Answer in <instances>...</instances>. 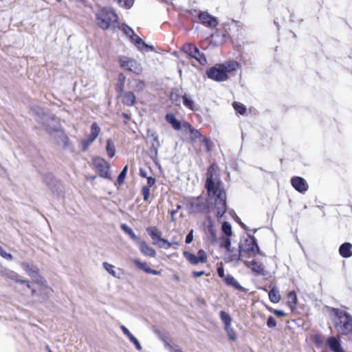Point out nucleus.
I'll use <instances>...</instances> for the list:
<instances>
[{"mask_svg":"<svg viewBox=\"0 0 352 352\" xmlns=\"http://www.w3.org/2000/svg\"><path fill=\"white\" fill-rule=\"evenodd\" d=\"M217 165L211 164L208 168L204 188L208 197L214 201V208L217 210L216 217L220 221L228 210L227 195L223 184L217 175Z\"/></svg>","mask_w":352,"mask_h":352,"instance_id":"nucleus-1","label":"nucleus"},{"mask_svg":"<svg viewBox=\"0 0 352 352\" xmlns=\"http://www.w3.org/2000/svg\"><path fill=\"white\" fill-rule=\"evenodd\" d=\"M331 313L338 318L334 322L336 330L342 336L352 334V316L346 311L335 307L331 308Z\"/></svg>","mask_w":352,"mask_h":352,"instance_id":"nucleus-2","label":"nucleus"},{"mask_svg":"<svg viewBox=\"0 0 352 352\" xmlns=\"http://www.w3.org/2000/svg\"><path fill=\"white\" fill-rule=\"evenodd\" d=\"M118 21V15L111 8H102L96 13V24L102 30H108Z\"/></svg>","mask_w":352,"mask_h":352,"instance_id":"nucleus-3","label":"nucleus"},{"mask_svg":"<svg viewBox=\"0 0 352 352\" xmlns=\"http://www.w3.org/2000/svg\"><path fill=\"white\" fill-rule=\"evenodd\" d=\"M239 248L242 253L247 254L249 257L256 256V255L263 256L258 244L257 239L253 235L247 234L241 239L239 243Z\"/></svg>","mask_w":352,"mask_h":352,"instance_id":"nucleus-4","label":"nucleus"},{"mask_svg":"<svg viewBox=\"0 0 352 352\" xmlns=\"http://www.w3.org/2000/svg\"><path fill=\"white\" fill-rule=\"evenodd\" d=\"M146 231L152 239L153 244L157 245L160 248L168 250L171 247L170 241L162 237V232L157 227H147Z\"/></svg>","mask_w":352,"mask_h":352,"instance_id":"nucleus-5","label":"nucleus"},{"mask_svg":"<svg viewBox=\"0 0 352 352\" xmlns=\"http://www.w3.org/2000/svg\"><path fill=\"white\" fill-rule=\"evenodd\" d=\"M23 270L33 280L34 283L40 285H45L47 281L42 276L40 270L34 265L23 261L21 264Z\"/></svg>","mask_w":352,"mask_h":352,"instance_id":"nucleus-6","label":"nucleus"},{"mask_svg":"<svg viewBox=\"0 0 352 352\" xmlns=\"http://www.w3.org/2000/svg\"><path fill=\"white\" fill-rule=\"evenodd\" d=\"M156 133H147L146 138V144L149 146V156L151 159L155 162L158 157V149L161 146V143Z\"/></svg>","mask_w":352,"mask_h":352,"instance_id":"nucleus-7","label":"nucleus"},{"mask_svg":"<svg viewBox=\"0 0 352 352\" xmlns=\"http://www.w3.org/2000/svg\"><path fill=\"white\" fill-rule=\"evenodd\" d=\"M208 78L217 82L226 81L229 78V75L226 74L221 64H216L206 71Z\"/></svg>","mask_w":352,"mask_h":352,"instance_id":"nucleus-8","label":"nucleus"},{"mask_svg":"<svg viewBox=\"0 0 352 352\" xmlns=\"http://www.w3.org/2000/svg\"><path fill=\"white\" fill-rule=\"evenodd\" d=\"M93 164L101 177L107 179H111L110 164L109 162L103 158L95 157L93 160Z\"/></svg>","mask_w":352,"mask_h":352,"instance_id":"nucleus-9","label":"nucleus"},{"mask_svg":"<svg viewBox=\"0 0 352 352\" xmlns=\"http://www.w3.org/2000/svg\"><path fill=\"white\" fill-rule=\"evenodd\" d=\"M120 67L133 73L138 74L141 72L140 65L134 58L121 56L118 58Z\"/></svg>","mask_w":352,"mask_h":352,"instance_id":"nucleus-10","label":"nucleus"},{"mask_svg":"<svg viewBox=\"0 0 352 352\" xmlns=\"http://www.w3.org/2000/svg\"><path fill=\"white\" fill-rule=\"evenodd\" d=\"M183 50L187 55L196 59L201 65H205L207 64L206 57L203 53L200 52L196 46L190 43L186 44L183 47Z\"/></svg>","mask_w":352,"mask_h":352,"instance_id":"nucleus-11","label":"nucleus"},{"mask_svg":"<svg viewBox=\"0 0 352 352\" xmlns=\"http://www.w3.org/2000/svg\"><path fill=\"white\" fill-rule=\"evenodd\" d=\"M210 208V203L206 200L205 201H188L187 209L189 213L198 214L207 212Z\"/></svg>","mask_w":352,"mask_h":352,"instance_id":"nucleus-12","label":"nucleus"},{"mask_svg":"<svg viewBox=\"0 0 352 352\" xmlns=\"http://www.w3.org/2000/svg\"><path fill=\"white\" fill-rule=\"evenodd\" d=\"M166 120L176 131L184 129L188 130V132H198L197 130H195L188 122H184L182 124L173 113H167L166 115Z\"/></svg>","mask_w":352,"mask_h":352,"instance_id":"nucleus-13","label":"nucleus"},{"mask_svg":"<svg viewBox=\"0 0 352 352\" xmlns=\"http://www.w3.org/2000/svg\"><path fill=\"white\" fill-rule=\"evenodd\" d=\"M290 184L295 190L301 194H305L309 189L307 182L300 176H293L290 179Z\"/></svg>","mask_w":352,"mask_h":352,"instance_id":"nucleus-14","label":"nucleus"},{"mask_svg":"<svg viewBox=\"0 0 352 352\" xmlns=\"http://www.w3.org/2000/svg\"><path fill=\"white\" fill-rule=\"evenodd\" d=\"M244 265L248 267L251 269L252 274L256 276H266L267 275V272L265 270L263 264L258 263L257 261L253 260L251 261H245Z\"/></svg>","mask_w":352,"mask_h":352,"instance_id":"nucleus-15","label":"nucleus"},{"mask_svg":"<svg viewBox=\"0 0 352 352\" xmlns=\"http://www.w3.org/2000/svg\"><path fill=\"white\" fill-rule=\"evenodd\" d=\"M199 19L202 24L211 28H215L218 25L217 18L206 12H201L199 14Z\"/></svg>","mask_w":352,"mask_h":352,"instance_id":"nucleus-16","label":"nucleus"},{"mask_svg":"<svg viewBox=\"0 0 352 352\" xmlns=\"http://www.w3.org/2000/svg\"><path fill=\"white\" fill-rule=\"evenodd\" d=\"M241 254L242 252L239 248L236 249L231 246L229 251H226L224 259L226 262H239L241 259Z\"/></svg>","mask_w":352,"mask_h":352,"instance_id":"nucleus-17","label":"nucleus"},{"mask_svg":"<svg viewBox=\"0 0 352 352\" xmlns=\"http://www.w3.org/2000/svg\"><path fill=\"white\" fill-rule=\"evenodd\" d=\"M326 344L332 352H345L338 338L331 336L326 340Z\"/></svg>","mask_w":352,"mask_h":352,"instance_id":"nucleus-18","label":"nucleus"},{"mask_svg":"<svg viewBox=\"0 0 352 352\" xmlns=\"http://www.w3.org/2000/svg\"><path fill=\"white\" fill-rule=\"evenodd\" d=\"M118 94L124 104L131 107L135 104L136 97L133 92L123 91Z\"/></svg>","mask_w":352,"mask_h":352,"instance_id":"nucleus-19","label":"nucleus"},{"mask_svg":"<svg viewBox=\"0 0 352 352\" xmlns=\"http://www.w3.org/2000/svg\"><path fill=\"white\" fill-rule=\"evenodd\" d=\"M190 139L194 142L197 138H202V144L207 152H210L214 146V143L208 137L204 136L203 133H190Z\"/></svg>","mask_w":352,"mask_h":352,"instance_id":"nucleus-20","label":"nucleus"},{"mask_svg":"<svg viewBox=\"0 0 352 352\" xmlns=\"http://www.w3.org/2000/svg\"><path fill=\"white\" fill-rule=\"evenodd\" d=\"M102 266L104 269L108 272L109 274H111L112 276L117 278H121L123 275L124 272L122 269L120 268H116V267L108 262H103Z\"/></svg>","mask_w":352,"mask_h":352,"instance_id":"nucleus-21","label":"nucleus"},{"mask_svg":"<svg viewBox=\"0 0 352 352\" xmlns=\"http://www.w3.org/2000/svg\"><path fill=\"white\" fill-rule=\"evenodd\" d=\"M56 141L57 144L62 145L63 148L74 152V146L69 138L66 135V133H60L58 138H56Z\"/></svg>","mask_w":352,"mask_h":352,"instance_id":"nucleus-22","label":"nucleus"},{"mask_svg":"<svg viewBox=\"0 0 352 352\" xmlns=\"http://www.w3.org/2000/svg\"><path fill=\"white\" fill-rule=\"evenodd\" d=\"M138 244L140 246V251L143 255L150 257H155L156 256L155 250L149 246L146 241L140 240Z\"/></svg>","mask_w":352,"mask_h":352,"instance_id":"nucleus-23","label":"nucleus"},{"mask_svg":"<svg viewBox=\"0 0 352 352\" xmlns=\"http://www.w3.org/2000/svg\"><path fill=\"white\" fill-rule=\"evenodd\" d=\"M223 280L227 285L232 287L240 292H245L247 290L244 287L241 285L240 283L231 274H227L226 276H225V279Z\"/></svg>","mask_w":352,"mask_h":352,"instance_id":"nucleus-24","label":"nucleus"},{"mask_svg":"<svg viewBox=\"0 0 352 352\" xmlns=\"http://www.w3.org/2000/svg\"><path fill=\"white\" fill-rule=\"evenodd\" d=\"M120 329L122 333L129 338V341L134 344L135 349L138 351L142 350V345L138 338L124 325H121Z\"/></svg>","mask_w":352,"mask_h":352,"instance_id":"nucleus-25","label":"nucleus"},{"mask_svg":"<svg viewBox=\"0 0 352 352\" xmlns=\"http://www.w3.org/2000/svg\"><path fill=\"white\" fill-rule=\"evenodd\" d=\"M340 255L344 258H349L352 256V244L349 242L342 243L338 250Z\"/></svg>","mask_w":352,"mask_h":352,"instance_id":"nucleus-26","label":"nucleus"},{"mask_svg":"<svg viewBox=\"0 0 352 352\" xmlns=\"http://www.w3.org/2000/svg\"><path fill=\"white\" fill-rule=\"evenodd\" d=\"M207 219H208V226H207V231H208V234H210L209 240H210V243L212 245H214L217 241V232L214 230V222L210 216L207 217Z\"/></svg>","mask_w":352,"mask_h":352,"instance_id":"nucleus-27","label":"nucleus"},{"mask_svg":"<svg viewBox=\"0 0 352 352\" xmlns=\"http://www.w3.org/2000/svg\"><path fill=\"white\" fill-rule=\"evenodd\" d=\"M99 133H89L86 138L80 142V150L83 152L86 151L89 146L96 140Z\"/></svg>","mask_w":352,"mask_h":352,"instance_id":"nucleus-28","label":"nucleus"},{"mask_svg":"<svg viewBox=\"0 0 352 352\" xmlns=\"http://www.w3.org/2000/svg\"><path fill=\"white\" fill-rule=\"evenodd\" d=\"M226 74H230L236 71L241 67L239 62L232 60L221 64Z\"/></svg>","mask_w":352,"mask_h":352,"instance_id":"nucleus-29","label":"nucleus"},{"mask_svg":"<svg viewBox=\"0 0 352 352\" xmlns=\"http://www.w3.org/2000/svg\"><path fill=\"white\" fill-rule=\"evenodd\" d=\"M43 182L47 185V186L52 191L54 192L56 187V183L58 181L54 177V176L51 174L48 173L43 176Z\"/></svg>","mask_w":352,"mask_h":352,"instance_id":"nucleus-30","label":"nucleus"},{"mask_svg":"<svg viewBox=\"0 0 352 352\" xmlns=\"http://www.w3.org/2000/svg\"><path fill=\"white\" fill-rule=\"evenodd\" d=\"M120 229L126 234H128L130 238L136 243H138L141 239L140 237L135 234L131 228H130L126 223H122L120 225Z\"/></svg>","mask_w":352,"mask_h":352,"instance_id":"nucleus-31","label":"nucleus"},{"mask_svg":"<svg viewBox=\"0 0 352 352\" xmlns=\"http://www.w3.org/2000/svg\"><path fill=\"white\" fill-rule=\"evenodd\" d=\"M268 296L270 300L274 304L278 303L281 299L279 290L276 286L272 287V288L268 292Z\"/></svg>","mask_w":352,"mask_h":352,"instance_id":"nucleus-32","label":"nucleus"},{"mask_svg":"<svg viewBox=\"0 0 352 352\" xmlns=\"http://www.w3.org/2000/svg\"><path fill=\"white\" fill-rule=\"evenodd\" d=\"M219 248H224L226 251H229L232 245L231 236H221Z\"/></svg>","mask_w":352,"mask_h":352,"instance_id":"nucleus-33","label":"nucleus"},{"mask_svg":"<svg viewBox=\"0 0 352 352\" xmlns=\"http://www.w3.org/2000/svg\"><path fill=\"white\" fill-rule=\"evenodd\" d=\"M106 151L109 157L112 158L116 155V146L111 139H107Z\"/></svg>","mask_w":352,"mask_h":352,"instance_id":"nucleus-34","label":"nucleus"},{"mask_svg":"<svg viewBox=\"0 0 352 352\" xmlns=\"http://www.w3.org/2000/svg\"><path fill=\"white\" fill-rule=\"evenodd\" d=\"M183 255L184 258L191 264L197 265L199 263V261L197 258L196 254L189 252V251H184Z\"/></svg>","mask_w":352,"mask_h":352,"instance_id":"nucleus-35","label":"nucleus"},{"mask_svg":"<svg viewBox=\"0 0 352 352\" xmlns=\"http://www.w3.org/2000/svg\"><path fill=\"white\" fill-rule=\"evenodd\" d=\"M288 305L292 310L296 308L298 303V297L296 293L294 291L289 292L288 294Z\"/></svg>","mask_w":352,"mask_h":352,"instance_id":"nucleus-36","label":"nucleus"},{"mask_svg":"<svg viewBox=\"0 0 352 352\" xmlns=\"http://www.w3.org/2000/svg\"><path fill=\"white\" fill-rule=\"evenodd\" d=\"M182 99H183V104L185 107H186L187 108H188L192 111H195L196 109L195 106V102H194L193 100L190 97L189 95L185 94L182 96Z\"/></svg>","mask_w":352,"mask_h":352,"instance_id":"nucleus-37","label":"nucleus"},{"mask_svg":"<svg viewBox=\"0 0 352 352\" xmlns=\"http://www.w3.org/2000/svg\"><path fill=\"white\" fill-rule=\"evenodd\" d=\"M219 317L221 321L224 324V327L231 325L232 317L230 315L224 310H221L219 312Z\"/></svg>","mask_w":352,"mask_h":352,"instance_id":"nucleus-38","label":"nucleus"},{"mask_svg":"<svg viewBox=\"0 0 352 352\" xmlns=\"http://www.w3.org/2000/svg\"><path fill=\"white\" fill-rule=\"evenodd\" d=\"M221 231L223 234L221 236H232V226L230 223L228 221H224L223 222L221 225Z\"/></svg>","mask_w":352,"mask_h":352,"instance_id":"nucleus-39","label":"nucleus"},{"mask_svg":"<svg viewBox=\"0 0 352 352\" xmlns=\"http://www.w3.org/2000/svg\"><path fill=\"white\" fill-rule=\"evenodd\" d=\"M133 262L138 269L144 271L146 274L148 273L150 267L146 261H142L140 259L135 258Z\"/></svg>","mask_w":352,"mask_h":352,"instance_id":"nucleus-40","label":"nucleus"},{"mask_svg":"<svg viewBox=\"0 0 352 352\" xmlns=\"http://www.w3.org/2000/svg\"><path fill=\"white\" fill-rule=\"evenodd\" d=\"M125 80V76L123 74H120L118 76V83L116 85V91L118 94L124 91Z\"/></svg>","mask_w":352,"mask_h":352,"instance_id":"nucleus-41","label":"nucleus"},{"mask_svg":"<svg viewBox=\"0 0 352 352\" xmlns=\"http://www.w3.org/2000/svg\"><path fill=\"white\" fill-rule=\"evenodd\" d=\"M232 106L237 114L243 116L246 113L247 109L244 104L238 102H234Z\"/></svg>","mask_w":352,"mask_h":352,"instance_id":"nucleus-42","label":"nucleus"},{"mask_svg":"<svg viewBox=\"0 0 352 352\" xmlns=\"http://www.w3.org/2000/svg\"><path fill=\"white\" fill-rule=\"evenodd\" d=\"M128 172V165L123 167L122 170L119 173L117 177V183L119 186H121L124 182Z\"/></svg>","mask_w":352,"mask_h":352,"instance_id":"nucleus-43","label":"nucleus"},{"mask_svg":"<svg viewBox=\"0 0 352 352\" xmlns=\"http://www.w3.org/2000/svg\"><path fill=\"white\" fill-rule=\"evenodd\" d=\"M224 330L229 340L235 341L237 338L235 330L231 327V325L224 327Z\"/></svg>","mask_w":352,"mask_h":352,"instance_id":"nucleus-44","label":"nucleus"},{"mask_svg":"<svg viewBox=\"0 0 352 352\" xmlns=\"http://www.w3.org/2000/svg\"><path fill=\"white\" fill-rule=\"evenodd\" d=\"M312 342L318 346H320L324 343V340L320 334H314L311 336Z\"/></svg>","mask_w":352,"mask_h":352,"instance_id":"nucleus-45","label":"nucleus"},{"mask_svg":"<svg viewBox=\"0 0 352 352\" xmlns=\"http://www.w3.org/2000/svg\"><path fill=\"white\" fill-rule=\"evenodd\" d=\"M118 3L126 9L131 8L134 3V0H116Z\"/></svg>","mask_w":352,"mask_h":352,"instance_id":"nucleus-46","label":"nucleus"},{"mask_svg":"<svg viewBox=\"0 0 352 352\" xmlns=\"http://www.w3.org/2000/svg\"><path fill=\"white\" fill-rule=\"evenodd\" d=\"M197 256L199 261V263H205L207 262V254L203 249L198 250Z\"/></svg>","mask_w":352,"mask_h":352,"instance_id":"nucleus-47","label":"nucleus"},{"mask_svg":"<svg viewBox=\"0 0 352 352\" xmlns=\"http://www.w3.org/2000/svg\"><path fill=\"white\" fill-rule=\"evenodd\" d=\"M7 276L8 278L14 280L16 283H20L22 280V279L20 278V276L13 271H10L9 273H8Z\"/></svg>","mask_w":352,"mask_h":352,"instance_id":"nucleus-48","label":"nucleus"},{"mask_svg":"<svg viewBox=\"0 0 352 352\" xmlns=\"http://www.w3.org/2000/svg\"><path fill=\"white\" fill-rule=\"evenodd\" d=\"M133 44L140 50L144 47H150L140 37H138V39L134 41Z\"/></svg>","mask_w":352,"mask_h":352,"instance_id":"nucleus-49","label":"nucleus"},{"mask_svg":"<svg viewBox=\"0 0 352 352\" xmlns=\"http://www.w3.org/2000/svg\"><path fill=\"white\" fill-rule=\"evenodd\" d=\"M133 44L140 50L144 47H150L140 37H138V39L134 41Z\"/></svg>","mask_w":352,"mask_h":352,"instance_id":"nucleus-50","label":"nucleus"},{"mask_svg":"<svg viewBox=\"0 0 352 352\" xmlns=\"http://www.w3.org/2000/svg\"><path fill=\"white\" fill-rule=\"evenodd\" d=\"M150 190H151V188H149L148 187H145L144 186L142 187L141 192L142 194L143 199L144 201H148V199L150 197V195H151Z\"/></svg>","mask_w":352,"mask_h":352,"instance_id":"nucleus-51","label":"nucleus"},{"mask_svg":"<svg viewBox=\"0 0 352 352\" xmlns=\"http://www.w3.org/2000/svg\"><path fill=\"white\" fill-rule=\"evenodd\" d=\"M120 28L124 32V33L129 37H130L133 33V30L126 24H122Z\"/></svg>","mask_w":352,"mask_h":352,"instance_id":"nucleus-52","label":"nucleus"},{"mask_svg":"<svg viewBox=\"0 0 352 352\" xmlns=\"http://www.w3.org/2000/svg\"><path fill=\"white\" fill-rule=\"evenodd\" d=\"M266 324L269 328H274L276 327L277 322L273 316H269L267 318Z\"/></svg>","mask_w":352,"mask_h":352,"instance_id":"nucleus-53","label":"nucleus"},{"mask_svg":"<svg viewBox=\"0 0 352 352\" xmlns=\"http://www.w3.org/2000/svg\"><path fill=\"white\" fill-rule=\"evenodd\" d=\"M0 256L3 258L12 261L13 259V256L10 253L7 252L2 247L0 246Z\"/></svg>","mask_w":352,"mask_h":352,"instance_id":"nucleus-54","label":"nucleus"},{"mask_svg":"<svg viewBox=\"0 0 352 352\" xmlns=\"http://www.w3.org/2000/svg\"><path fill=\"white\" fill-rule=\"evenodd\" d=\"M267 309H268V310L272 312L278 318H281V317H283V316H285L286 315V314L285 313V311L283 310H281V309H273L271 307H269Z\"/></svg>","mask_w":352,"mask_h":352,"instance_id":"nucleus-55","label":"nucleus"},{"mask_svg":"<svg viewBox=\"0 0 352 352\" xmlns=\"http://www.w3.org/2000/svg\"><path fill=\"white\" fill-rule=\"evenodd\" d=\"M147 182L146 185H144L145 187H148L149 188H152L156 182V179L154 177L149 176L146 178Z\"/></svg>","mask_w":352,"mask_h":352,"instance_id":"nucleus-56","label":"nucleus"},{"mask_svg":"<svg viewBox=\"0 0 352 352\" xmlns=\"http://www.w3.org/2000/svg\"><path fill=\"white\" fill-rule=\"evenodd\" d=\"M193 233L194 230L193 229H191L188 231V234L186 236L185 243L186 244H190L193 241Z\"/></svg>","mask_w":352,"mask_h":352,"instance_id":"nucleus-57","label":"nucleus"},{"mask_svg":"<svg viewBox=\"0 0 352 352\" xmlns=\"http://www.w3.org/2000/svg\"><path fill=\"white\" fill-rule=\"evenodd\" d=\"M236 221L239 224V226H241V228H243V230H246V231H250V228L246 226L241 220V219L237 216L236 215V219H235Z\"/></svg>","mask_w":352,"mask_h":352,"instance_id":"nucleus-58","label":"nucleus"},{"mask_svg":"<svg viewBox=\"0 0 352 352\" xmlns=\"http://www.w3.org/2000/svg\"><path fill=\"white\" fill-rule=\"evenodd\" d=\"M217 274L218 276L221 278H223V280L225 279V276H226V275L224 273V269H223V267L221 266V267H217Z\"/></svg>","mask_w":352,"mask_h":352,"instance_id":"nucleus-59","label":"nucleus"},{"mask_svg":"<svg viewBox=\"0 0 352 352\" xmlns=\"http://www.w3.org/2000/svg\"><path fill=\"white\" fill-rule=\"evenodd\" d=\"M31 109L36 115H40L43 113V109L41 107H40L39 106L32 107L31 108Z\"/></svg>","mask_w":352,"mask_h":352,"instance_id":"nucleus-60","label":"nucleus"},{"mask_svg":"<svg viewBox=\"0 0 352 352\" xmlns=\"http://www.w3.org/2000/svg\"><path fill=\"white\" fill-rule=\"evenodd\" d=\"M206 274V272L204 270H201V271H193L192 272V274L193 276V277L195 278H199V277H201L203 275H204Z\"/></svg>","mask_w":352,"mask_h":352,"instance_id":"nucleus-61","label":"nucleus"},{"mask_svg":"<svg viewBox=\"0 0 352 352\" xmlns=\"http://www.w3.org/2000/svg\"><path fill=\"white\" fill-rule=\"evenodd\" d=\"M144 87H145V85H144V82L141 81V80H138L136 84L137 90L139 91H142V90H144Z\"/></svg>","mask_w":352,"mask_h":352,"instance_id":"nucleus-62","label":"nucleus"},{"mask_svg":"<svg viewBox=\"0 0 352 352\" xmlns=\"http://www.w3.org/2000/svg\"><path fill=\"white\" fill-rule=\"evenodd\" d=\"M206 200H204V198L199 195L197 197H190V200L188 201H205Z\"/></svg>","mask_w":352,"mask_h":352,"instance_id":"nucleus-63","label":"nucleus"},{"mask_svg":"<svg viewBox=\"0 0 352 352\" xmlns=\"http://www.w3.org/2000/svg\"><path fill=\"white\" fill-rule=\"evenodd\" d=\"M140 175L142 178H147L148 176L147 175V172L142 168H140Z\"/></svg>","mask_w":352,"mask_h":352,"instance_id":"nucleus-64","label":"nucleus"}]
</instances>
